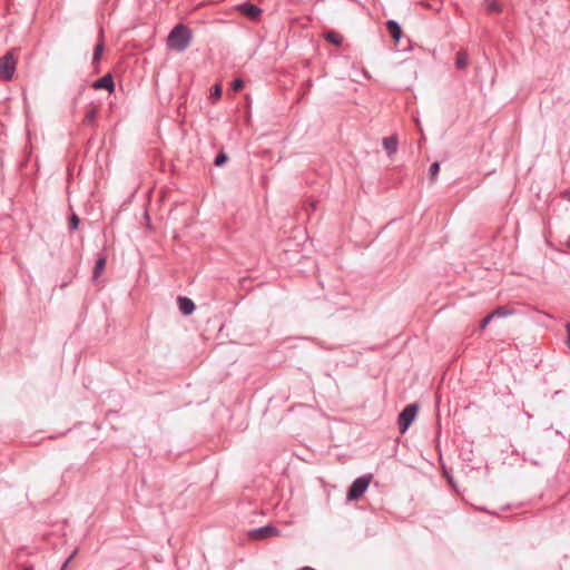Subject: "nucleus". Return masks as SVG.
<instances>
[{"label": "nucleus", "instance_id": "obj_1", "mask_svg": "<svg viewBox=\"0 0 570 570\" xmlns=\"http://www.w3.org/2000/svg\"><path fill=\"white\" fill-rule=\"evenodd\" d=\"M17 60L18 58L14 50L9 51L0 58V79L10 80L12 78Z\"/></svg>", "mask_w": 570, "mask_h": 570}, {"label": "nucleus", "instance_id": "obj_2", "mask_svg": "<svg viewBox=\"0 0 570 570\" xmlns=\"http://www.w3.org/2000/svg\"><path fill=\"white\" fill-rule=\"evenodd\" d=\"M372 481V475H365L357 478L351 485L348 492H347V499L351 501L358 500L366 489L368 488L370 483Z\"/></svg>", "mask_w": 570, "mask_h": 570}, {"label": "nucleus", "instance_id": "obj_3", "mask_svg": "<svg viewBox=\"0 0 570 570\" xmlns=\"http://www.w3.org/2000/svg\"><path fill=\"white\" fill-rule=\"evenodd\" d=\"M417 414V406L415 404H410L405 406V409L401 412L399 416V428L400 432L404 433L409 426L412 424Z\"/></svg>", "mask_w": 570, "mask_h": 570}, {"label": "nucleus", "instance_id": "obj_4", "mask_svg": "<svg viewBox=\"0 0 570 570\" xmlns=\"http://www.w3.org/2000/svg\"><path fill=\"white\" fill-rule=\"evenodd\" d=\"M236 9L239 13L250 20H256L262 14V9L250 2L238 4Z\"/></svg>", "mask_w": 570, "mask_h": 570}, {"label": "nucleus", "instance_id": "obj_5", "mask_svg": "<svg viewBox=\"0 0 570 570\" xmlns=\"http://www.w3.org/2000/svg\"><path fill=\"white\" fill-rule=\"evenodd\" d=\"M276 535H279V530L271 525L262 527L249 532V538L254 540H263Z\"/></svg>", "mask_w": 570, "mask_h": 570}, {"label": "nucleus", "instance_id": "obj_6", "mask_svg": "<svg viewBox=\"0 0 570 570\" xmlns=\"http://www.w3.org/2000/svg\"><path fill=\"white\" fill-rule=\"evenodd\" d=\"M189 38H167V47L170 50L183 51L188 47Z\"/></svg>", "mask_w": 570, "mask_h": 570}, {"label": "nucleus", "instance_id": "obj_7", "mask_svg": "<svg viewBox=\"0 0 570 570\" xmlns=\"http://www.w3.org/2000/svg\"><path fill=\"white\" fill-rule=\"evenodd\" d=\"M94 88L96 89H107L108 91H112L115 88V83L111 75H105L102 78L98 79L94 83Z\"/></svg>", "mask_w": 570, "mask_h": 570}, {"label": "nucleus", "instance_id": "obj_8", "mask_svg": "<svg viewBox=\"0 0 570 570\" xmlns=\"http://www.w3.org/2000/svg\"><path fill=\"white\" fill-rule=\"evenodd\" d=\"M178 305H179L180 312L185 315L191 314L195 309L194 302L187 297H179Z\"/></svg>", "mask_w": 570, "mask_h": 570}, {"label": "nucleus", "instance_id": "obj_9", "mask_svg": "<svg viewBox=\"0 0 570 570\" xmlns=\"http://www.w3.org/2000/svg\"><path fill=\"white\" fill-rule=\"evenodd\" d=\"M383 146L389 155H393L396 151L397 148V137L396 136H390L385 137L383 139Z\"/></svg>", "mask_w": 570, "mask_h": 570}, {"label": "nucleus", "instance_id": "obj_10", "mask_svg": "<svg viewBox=\"0 0 570 570\" xmlns=\"http://www.w3.org/2000/svg\"><path fill=\"white\" fill-rule=\"evenodd\" d=\"M386 29H387L390 36H403L402 27L396 20H387Z\"/></svg>", "mask_w": 570, "mask_h": 570}, {"label": "nucleus", "instance_id": "obj_11", "mask_svg": "<svg viewBox=\"0 0 570 570\" xmlns=\"http://www.w3.org/2000/svg\"><path fill=\"white\" fill-rule=\"evenodd\" d=\"M483 6H484V10L488 13H499V12H501V4L497 0H484Z\"/></svg>", "mask_w": 570, "mask_h": 570}, {"label": "nucleus", "instance_id": "obj_12", "mask_svg": "<svg viewBox=\"0 0 570 570\" xmlns=\"http://www.w3.org/2000/svg\"><path fill=\"white\" fill-rule=\"evenodd\" d=\"M167 36H190L189 29L184 24L175 26Z\"/></svg>", "mask_w": 570, "mask_h": 570}, {"label": "nucleus", "instance_id": "obj_13", "mask_svg": "<svg viewBox=\"0 0 570 570\" xmlns=\"http://www.w3.org/2000/svg\"><path fill=\"white\" fill-rule=\"evenodd\" d=\"M106 267V258L99 257L94 269V278H98Z\"/></svg>", "mask_w": 570, "mask_h": 570}, {"label": "nucleus", "instance_id": "obj_14", "mask_svg": "<svg viewBox=\"0 0 570 570\" xmlns=\"http://www.w3.org/2000/svg\"><path fill=\"white\" fill-rule=\"evenodd\" d=\"M468 65V58L466 55L463 52H460L456 58V66L458 68H464Z\"/></svg>", "mask_w": 570, "mask_h": 570}, {"label": "nucleus", "instance_id": "obj_15", "mask_svg": "<svg viewBox=\"0 0 570 570\" xmlns=\"http://www.w3.org/2000/svg\"><path fill=\"white\" fill-rule=\"evenodd\" d=\"M439 170H440V165L439 163H433L430 167V177H431V180H435L438 174H439Z\"/></svg>", "mask_w": 570, "mask_h": 570}, {"label": "nucleus", "instance_id": "obj_16", "mask_svg": "<svg viewBox=\"0 0 570 570\" xmlns=\"http://www.w3.org/2000/svg\"><path fill=\"white\" fill-rule=\"evenodd\" d=\"M228 157L225 153H220L219 155H217L216 159H215V165L216 166H223L226 161H227Z\"/></svg>", "mask_w": 570, "mask_h": 570}, {"label": "nucleus", "instance_id": "obj_17", "mask_svg": "<svg viewBox=\"0 0 570 570\" xmlns=\"http://www.w3.org/2000/svg\"><path fill=\"white\" fill-rule=\"evenodd\" d=\"M104 51V45L101 42H99L96 48H95V52H94V61H97L99 59V57L101 56Z\"/></svg>", "mask_w": 570, "mask_h": 570}, {"label": "nucleus", "instance_id": "obj_18", "mask_svg": "<svg viewBox=\"0 0 570 570\" xmlns=\"http://www.w3.org/2000/svg\"><path fill=\"white\" fill-rule=\"evenodd\" d=\"M494 317V314H489L488 316H485L482 321H481V324H480V328L481 330H484L488 324L492 321V318Z\"/></svg>", "mask_w": 570, "mask_h": 570}, {"label": "nucleus", "instance_id": "obj_19", "mask_svg": "<svg viewBox=\"0 0 570 570\" xmlns=\"http://www.w3.org/2000/svg\"><path fill=\"white\" fill-rule=\"evenodd\" d=\"M222 96V86L220 85H216L213 89V92H212V97L215 98V99H219Z\"/></svg>", "mask_w": 570, "mask_h": 570}, {"label": "nucleus", "instance_id": "obj_20", "mask_svg": "<svg viewBox=\"0 0 570 570\" xmlns=\"http://www.w3.org/2000/svg\"><path fill=\"white\" fill-rule=\"evenodd\" d=\"M243 87H244V81L242 79H236L233 82V90L234 91H239L240 89H243Z\"/></svg>", "mask_w": 570, "mask_h": 570}, {"label": "nucleus", "instance_id": "obj_21", "mask_svg": "<svg viewBox=\"0 0 570 570\" xmlns=\"http://www.w3.org/2000/svg\"><path fill=\"white\" fill-rule=\"evenodd\" d=\"M494 316H505L508 315V311L503 307H498L495 311L492 312Z\"/></svg>", "mask_w": 570, "mask_h": 570}, {"label": "nucleus", "instance_id": "obj_22", "mask_svg": "<svg viewBox=\"0 0 570 570\" xmlns=\"http://www.w3.org/2000/svg\"><path fill=\"white\" fill-rule=\"evenodd\" d=\"M78 224H79V218L76 215H73L70 219V227L72 229H76L78 227Z\"/></svg>", "mask_w": 570, "mask_h": 570}, {"label": "nucleus", "instance_id": "obj_23", "mask_svg": "<svg viewBox=\"0 0 570 570\" xmlns=\"http://www.w3.org/2000/svg\"><path fill=\"white\" fill-rule=\"evenodd\" d=\"M330 40V42L335 46V47H338L342 45V38H336V37H333V38H327Z\"/></svg>", "mask_w": 570, "mask_h": 570}, {"label": "nucleus", "instance_id": "obj_24", "mask_svg": "<svg viewBox=\"0 0 570 570\" xmlns=\"http://www.w3.org/2000/svg\"><path fill=\"white\" fill-rule=\"evenodd\" d=\"M401 40H403V41H404V45H405L406 47H409V46H410V38H400V37L394 38L395 45H399V43L401 42Z\"/></svg>", "mask_w": 570, "mask_h": 570}, {"label": "nucleus", "instance_id": "obj_25", "mask_svg": "<svg viewBox=\"0 0 570 570\" xmlns=\"http://www.w3.org/2000/svg\"><path fill=\"white\" fill-rule=\"evenodd\" d=\"M69 563H70V559H67V561L62 564L60 570H66Z\"/></svg>", "mask_w": 570, "mask_h": 570}, {"label": "nucleus", "instance_id": "obj_26", "mask_svg": "<svg viewBox=\"0 0 570 570\" xmlns=\"http://www.w3.org/2000/svg\"><path fill=\"white\" fill-rule=\"evenodd\" d=\"M562 196L570 202V191L564 193Z\"/></svg>", "mask_w": 570, "mask_h": 570}, {"label": "nucleus", "instance_id": "obj_27", "mask_svg": "<svg viewBox=\"0 0 570 570\" xmlns=\"http://www.w3.org/2000/svg\"><path fill=\"white\" fill-rule=\"evenodd\" d=\"M94 117H95V112L91 111V112L88 114L87 119L91 120Z\"/></svg>", "mask_w": 570, "mask_h": 570}, {"label": "nucleus", "instance_id": "obj_28", "mask_svg": "<svg viewBox=\"0 0 570 570\" xmlns=\"http://www.w3.org/2000/svg\"><path fill=\"white\" fill-rule=\"evenodd\" d=\"M77 552H78V550L76 549L68 559H70V561H71L75 558V556L77 554Z\"/></svg>", "mask_w": 570, "mask_h": 570}, {"label": "nucleus", "instance_id": "obj_29", "mask_svg": "<svg viewBox=\"0 0 570 570\" xmlns=\"http://www.w3.org/2000/svg\"><path fill=\"white\" fill-rule=\"evenodd\" d=\"M322 36H327V37H331V36H336L334 32L330 31V32H325L323 33Z\"/></svg>", "mask_w": 570, "mask_h": 570}, {"label": "nucleus", "instance_id": "obj_30", "mask_svg": "<svg viewBox=\"0 0 570 570\" xmlns=\"http://www.w3.org/2000/svg\"><path fill=\"white\" fill-rule=\"evenodd\" d=\"M23 570H33V567H27Z\"/></svg>", "mask_w": 570, "mask_h": 570}, {"label": "nucleus", "instance_id": "obj_31", "mask_svg": "<svg viewBox=\"0 0 570 570\" xmlns=\"http://www.w3.org/2000/svg\"><path fill=\"white\" fill-rule=\"evenodd\" d=\"M567 246L570 247V238L567 240Z\"/></svg>", "mask_w": 570, "mask_h": 570}]
</instances>
